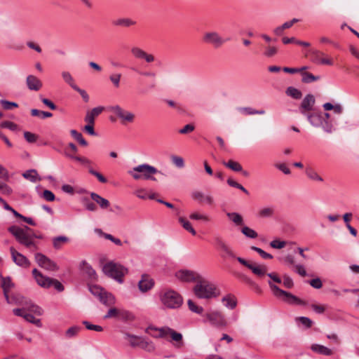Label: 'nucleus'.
Listing matches in <instances>:
<instances>
[{
    "label": "nucleus",
    "mask_w": 359,
    "mask_h": 359,
    "mask_svg": "<svg viewBox=\"0 0 359 359\" xmlns=\"http://www.w3.org/2000/svg\"><path fill=\"white\" fill-rule=\"evenodd\" d=\"M215 241L218 248L224 252L222 257L236 259L241 264L251 270L257 276L262 277L267 272L268 268L266 265L253 264L241 257H236L231 248L222 239L217 238Z\"/></svg>",
    "instance_id": "nucleus-1"
},
{
    "label": "nucleus",
    "mask_w": 359,
    "mask_h": 359,
    "mask_svg": "<svg viewBox=\"0 0 359 359\" xmlns=\"http://www.w3.org/2000/svg\"><path fill=\"white\" fill-rule=\"evenodd\" d=\"M8 230L15 236L19 243L29 249V251L34 252L39 249L36 243L34 241L36 235L29 227L27 226H25L24 227L11 226Z\"/></svg>",
    "instance_id": "nucleus-2"
},
{
    "label": "nucleus",
    "mask_w": 359,
    "mask_h": 359,
    "mask_svg": "<svg viewBox=\"0 0 359 359\" xmlns=\"http://www.w3.org/2000/svg\"><path fill=\"white\" fill-rule=\"evenodd\" d=\"M193 292L198 299H210L219 295L217 287L201 276L193 287Z\"/></svg>",
    "instance_id": "nucleus-3"
},
{
    "label": "nucleus",
    "mask_w": 359,
    "mask_h": 359,
    "mask_svg": "<svg viewBox=\"0 0 359 359\" xmlns=\"http://www.w3.org/2000/svg\"><path fill=\"white\" fill-rule=\"evenodd\" d=\"M161 304L167 309H177L183 304L182 295L172 289H164L159 292Z\"/></svg>",
    "instance_id": "nucleus-4"
},
{
    "label": "nucleus",
    "mask_w": 359,
    "mask_h": 359,
    "mask_svg": "<svg viewBox=\"0 0 359 359\" xmlns=\"http://www.w3.org/2000/svg\"><path fill=\"white\" fill-rule=\"evenodd\" d=\"M161 173L155 167L147 163L141 164L128 170V173L135 180H151L156 181V179L153 175Z\"/></svg>",
    "instance_id": "nucleus-5"
},
{
    "label": "nucleus",
    "mask_w": 359,
    "mask_h": 359,
    "mask_svg": "<svg viewBox=\"0 0 359 359\" xmlns=\"http://www.w3.org/2000/svg\"><path fill=\"white\" fill-rule=\"evenodd\" d=\"M32 275L37 284L42 287L49 288L53 287L58 292H62L65 290L64 286L59 280L43 275L36 269L32 270Z\"/></svg>",
    "instance_id": "nucleus-6"
},
{
    "label": "nucleus",
    "mask_w": 359,
    "mask_h": 359,
    "mask_svg": "<svg viewBox=\"0 0 359 359\" xmlns=\"http://www.w3.org/2000/svg\"><path fill=\"white\" fill-rule=\"evenodd\" d=\"M268 283L273 295L276 297L281 298L285 302L292 305H307V303L305 301L299 299V297L293 295L290 292L280 289L277 285L273 284L271 280H269Z\"/></svg>",
    "instance_id": "nucleus-7"
},
{
    "label": "nucleus",
    "mask_w": 359,
    "mask_h": 359,
    "mask_svg": "<svg viewBox=\"0 0 359 359\" xmlns=\"http://www.w3.org/2000/svg\"><path fill=\"white\" fill-rule=\"evenodd\" d=\"M102 270L104 274L116 280L119 283H123V277L128 273L126 268L113 262L105 264Z\"/></svg>",
    "instance_id": "nucleus-8"
},
{
    "label": "nucleus",
    "mask_w": 359,
    "mask_h": 359,
    "mask_svg": "<svg viewBox=\"0 0 359 359\" xmlns=\"http://www.w3.org/2000/svg\"><path fill=\"white\" fill-rule=\"evenodd\" d=\"M229 40V38L224 39L215 31L207 32L203 36V42L213 46L215 48L222 47Z\"/></svg>",
    "instance_id": "nucleus-9"
},
{
    "label": "nucleus",
    "mask_w": 359,
    "mask_h": 359,
    "mask_svg": "<svg viewBox=\"0 0 359 359\" xmlns=\"http://www.w3.org/2000/svg\"><path fill=\"white\" fill-rule=\"evenodd\" d=\"M108 110L115 114L123 123H132L135 119V114L133 112L123 109L118 104L109 107Z\"/></svg>",
    "instance_id": "nucleus-10"
},
{
    "label": "nucleus",
    "mask_w": 359,
    "mask_h": 359,
    "mask_svg": "<svg viewBox=\"0 0 359 359\" xmlns=\"http://www.w3.org/2000/svg\"><path fill=\"white\" fill-rule=\"evenodd\" d=\"M316 126L321 127L324 131L329 133L334 130L333 126L330 121V114L327 112L316 110Z\"/></svg>",
    "instance_id": "nucleus-11"
},
{
    "label": "nucleus",
    "mask_w": 359,
    "mask_h": 359,
    "mask_svg": "<svg viewBox=\"0 0 359 359\" xmlns=\"http://www.w3.org/2000/svg\"><path fill=\"white\" fill-rule=\"evenodd\" d=\"M35 261L40 267L48 271H57L59 269L57 264L42 253L35 254Z\"/></svg>",
    "instance_id": "nucleus-12"
},
{
    "label": "nucleus",
    "mask_w": 359,
    "mask_h": 359,
    "mask_svg": "<svg viewBox=\"0 0 359 359\" xmlns=\"http://www.w3.org/2000/svg\"><path fill=\"white\" fill-rule=\"evenodd\" d=\"M206 318L210 323L218 328H223L227 325L224 316L219 311H212L206 314Z\"/></svg>",
    "instance_id": "nucleus-13"
},
{
    "label": "nucleus",
    "mask_w": 359,
    "mask_h": 359,
    "mask_svg": "<svg viewBox=\"0 0 359 359\" xmlns=\"http://www.w3.org/2000/svg\"><path fill=\"white\" fill-rule=\"evenodd\" d=\"M175 277L180 281L185 283L198 282L201 276L195 271L182 269L175 273Z\"/></svg>",
    "instance_id": "nucleus-14"
},
{
    "label": "nucleus",
    "mask_w": 359,
    "mask_h": 359,
    "mask_svg": "<svg viewBox=\"0 0 359 359\" xmlns=\"http://www.w3.org/2000/svg\"><path fill=\"white\" fill-rule=\"evenodd\" d=\"M313 103H314L313 95L311 94H308L303 99V100L300 104V107H299V110H300L301 113L307 116L308 120L310 121V123L311 124H313V121H312L313 116L307 114L306 112L312 110Z\"/></svg>",
    "instance_id": "nucleus-15"
},
{
    "label": "nucleus",
    "mask_w": 359,
    "mask_h": 359,
    "mask_svg": "<svg viewBox=\"0 0 359 359\" xmlns=\"http://www.w3.org/2000/svg\"><path fill=\"white\" fill-rule=\"evenodd\" d=\"M10 252L13 262L21 267L27 268L30 266V262L22 254L18 252L13 247L10 248Z\"/></svg>",
    "instance_id": "nucleus-16"
},
{
    "label": "nucleus",
    "mask_w": 359,
    "mask_h": 359,
    "mask_svg": "<svg viewBox=\"0 0 359 359\" xmlns=\"http://www.w3.org/2000/svg\"><path fill=\"white\" fill-rule=\"evenodd\" d=\"M158 331L160 332V337H163L169 334L173 341L179 343L176 345L177 347H181L182 346V335L181 333H179L170 327L159 328Z\"/></svg>",
    "instance_id": "nucleus-17"
},
{
    "label": "nucleus",
    "mask_w": 359,
    "mask_h": 359,
    "mask_svg": "<svg viewBox=\"0 0 359 359\" xmlns=\"http://www.w3.org/2000/svg\"><path fill=\"white\" fill-rule=\"evenodd\" d=\"M0 178L8 181L10 176L8 170L0 165ZM0 191L2 194L9 196L13 193L12 189L6 183L0 182Z\"/></svg>",
    "instance_id": "nucleus-18"
},
{
    "label": "nucleus",
    "mask_w": 359,
    "mask_h": 359,
    "mask_svg": "<svg viewBox=\"0 0 359 359\" xmlns=\"http://www.w3.org/2000/svg\"><path fill=\"white\" fill-rule=\"evenodd\" d=\"M26 85L29 90L38 91L42 88L43 83L36 76L30 74L26 78Z\"/></svg>",
    "instance_id": "nucleus-19"
},
{
    "label": "nucleus",
    "mask_w": 359,
    "mask_h": 359,
    "mask_svg": "<svg viewBox=\"0 0 359 359\" xmlns=\"http://www.w3.org/2000/svg\"><path fill=\"white\" fill-rule=\"evenodd\" d=\"M21 304L26 312L29 311L37 316H41L43 313L42 308L34 304L31 300L25 299Z\"/></svg>",
    "instance_id": "nucleus-20"
},
{
    "label": "nucleus",
    "mask_w": 359,
    "mask_h": 359,
    "mask_svg": "<svg viewBox=\"0 0 359 359\" xmlns=\"http://www.w3.org/2000/svg\"><path fill=\"white\" fill-rule=\"evenodd\" d=\"M154 285V280L147 274L142 276L141 280L138 283L139 290L142 292L150 290Z\"/></svg>",
    "instance_id": "nucleus-21"
},
{
    "label": "nucleus",
    "mask_w": 359,
    "mask_h": 359,
    "mask_svg": "<svg viewBox=\"0 0 359 359\" xmlns=\"http://www.w3.org/2000/svg\"><path fill=\"white\" fill-rule=\"evenodd\" d=\"M80 269L88 279L91 280H96L97 274L95 271L86 261L83 260L81 262Z\"/></svg>",
    "instance_id": "nucleus-22"
},
{
    "label": "nucleus",
    "mask_w": 359,
    "mask_h": 359,
    "mask_svg": "<svg viewBox=\"0 0 359 359\" xmlns=\"http://www.w3.org/2000/svg\"><path fill=\"white\" fill-rule=\"evenodd\" d=\"M191 197L194 200H196L199 203L205 202L208 205H212L214 203V200L212 196H205L203 192L199 191H195L192 192Z\"/></svg>",
    "instance_id": "nucleus-23"
},
{
    "label": "nucleus",
    "mask_w": 359,
    "mask_h": 359,
    "mask_svg": "<svg viewBox=\"0 0 359 359\" xmlns=\"http://www.w3.org/2000/svg\"><path fill=\"white\" fill-rule=\"evenodd\" d=\"M13 283L10 277H1V287L3 288L4 294L7 303L11 304L8 296L9 290L13 287Z\"/></svg>",
    "instance_id": "nucleus-24"
},
{
    "label": "nucleus",
    "mask_w": 359,
    "mask_h": 359,
    "mask_svg": "<svg viewBox=\"0 0 359 359\" xmlns=\"http://www.w3.org/2000/svg\"><path fill=\"white\" fill-rule=\"evenodd\" d=\"M104 110L103 107H97L93 108L91 111H88L85 116V121L89 124H94L95 116L100 114Z\"/></svg>",
    "instance_id": "nucleus-25"
},
{
    "label": "nucleus",
    "mask_w": 359,
    "mask_h": 359,
    "mask_svg": "<svg viewBox=\"0 0 359 359\" xmlns=\"http://www.w3.org/2000/svg\"><path fill=\"white\" fill-rule=\"evenodd\" d=\"M100 301L107 306H110L116 303V299L114 296L105 290L102 292V295L99 298Z\"/></svg>",
    "instance_id": "nucleus-26"
},
{
    "label": "nucleus",
    "mask_w": 359,
    "mask_h": 359,
    "mask_svg": "<svg viewBox=\"0 0 359 359\" xmlns=\"http://www.w3.org/2000/svg\"><path fill=\"white\" fill-rule=\"evenodd\" d=\"M90 197L102 209H107L110 205L109 201L107 199L102 197L96 193L92 192L90 194Z\"/></svg>",
    "instance_id": "nucleus-27"
},
{
    "label": "nucleus",
    "mask_w": 359,
    "mask_h": 359,
    "mask_svg": "<svg viewBox=\"0 0 359 359\" xmlns=\"http://www.w3.org/2000/svg\"><path fill=\"white\" fill-rule=\"evenodd\" d=\"M125 337L127 339L132 347H140L142 342L144 340V337L131 334L129 333L125 334Z\"/></svg>",
    "instance_id": "nucleus-28"
},
{
    "label": "nucleus",
    "mask_w": 359,
    "mask_h": 359,
    "mask_svg": "<svg viewBox=\"0 0 359 359\" xmlns=\"http://www.w3.org/2000/svg\"><path fill=\"white\" fill-rule=\"evenodd\" d=\"M113 25L117 27H129L136 25V22L129 18H121L113 21Z\"/></svg>",
    "instance_id": "nucleus-29"
},
{
    "label": "nucleus",
    "mask_w": 359,
    "mask_h": 359,
    "mask_svg": "<svg viewBox=\"0 0 359 359\" xmlns=\"http://www.w3.org/2000/svg\"><path fill=\"white\" fill-rule=\"evenodd\" d=\"M222 302H223L224 305L226 307H227L230 309H233L236 306V304H237V301H236V297L233 295L230 294L224 296L222 299Z\"/></svg>",
    "instance_id": "nucleus-30"
},
{
    "label": "nucleus",
    "mask_w": 359,
    "mask_h": 359,
    "mask_svg": "<svg viewBox=\"0 0 359 359\" xmlns=\"http://www.w3.org/2000/svg\"><path fill=\"white\" fill-rule=\"evenodd\" d=\"M226 216L236 226H243L244 224L243 217L238 212H227Z\"/></svg>",
    "instance_id": "nucleus-31"
},
{
    "label": "nucleus",
    "mask_w": 359,
    "mask_h": 359,
    "mask_svg": "<svg viewBox=\"0 0 359 359\" xmlns=\"http://www.w3.org/2000/svg\"><path fill=\"white\" fill-rule=\"evenodd\" d=\"M118 319L123 321H133L135 319V315L127 310L120 309Z\"/></svg>",
    "instance_id": "nucleus-32"
},
{
    "label": "nucleus",
    "mask_w": 359,
    "mask_h": 359,
    "mask_svg": "<svg viewBox=\"0 0 359 359\" xmlns=\"http://www.w3.org/2000/svg\"><path fill=\"white\" fill-rule=\"evenodd\" d=\"M274 214V208L273 207H264L259 210L257 215L259 218L271 217Z\"/></svg>",
    "instance_id": "nucleus-33"
},
{
    "label": "nucleus",
    "mask_w": 359,
    "mask_h": 359,
    "mask_svg": "<svg viewBox=\"0 0 359 359\" xmlns=\"http://www.w3.org/2000/svg\"><path fill=\"white\" fill-rule=\"evenodd\" d=\"M285 94L294 100H299L302 97V93L301 90L293 86H289L288 88H287L285 90Z\"/></svg>",
    "instance_id": "nucleus-34"
},
{
    "label": "nucleus",
    "mask_w": 359,
    "mask_h": 359,
    "mask_svg": "<svg viewBox=\"0 0 359 359\" xmlns=\"http://www.w3.org/2000/svg\"><path fill=\"white\" fill-rule=\"evenodd\" d=\"M24 178L31 181L32 182H36L41 180V177H39L36 170L32 169L27 170L22 174Z\"/></svg>",
    "instance_id": "nucleus-35"
},
{
    "label": "nucleus",
    "mask_w": 359,
    "mask_h": 359,
    "mask_svg": "<svg viewBox=\"0 0 359 359\" xmlns=\"http://www.w3.org/2000/svg\"><path fill=\"white\" fill-rule=\"evenodd\" d=\"M68 241L69 238L65 236H57L53 238V245L55 249H60Z\"/></svg>",
    "instance_id": "nucleus-36"
},
{
    "label": "nucleus",
    "mask_w": 359,
    "mask_h": 359,
    "mask_svg": "<svg viewBox=\"0 0 359 359\" xmlns=\"http://www.w3.org/2000/svg\"><path fill=\"white\" fill-rule=\"evenodd\" d=\"M223 165L235 172L243 171L242 165L237 161L229 160L228 162H223Z\"/></svg>",
    "instance_id": "nucleus-37"
},
{
    "label": "nucleus",
    "mask_w": 359,
    "mask_h": 359,
    "mask_svg": "<svg viewBox=\"0 0 359 359\" xmlns=\"http://www.w3.org/2000/svg\"><path fill=\"white\" fill-rule=\"evenodd\" d=\"M130 52H131V54L133 55V56L137 60H140V59L144 60V57H145V54L147 53L143 49H142L137 46L132 47L130 49Z\"/></svg>",
    "instance_id": "nucleus-38"
},
{
    "label": "nucleus",
    "mask_w": 359,
    "mask_h": 359,
    "mask_svg": "<svg viewBox=\"0 0 359 359\" xmlns=\"http://www.w3.org/2000/svg\"><path fill=\"white\" fill-rule=\"evenodd\" d=\"M316 353L330 356L333 354V351L331 348H329L325 346L316 344Z\"/></svg>",
    "instance_id": "nucleus-39"
},
{
    "label": "nucleus",
    "mask_w": 359,
    "mask_h": 359,
    "mask_svg": "<svg viewBox=\"0 0 359 359\" xmlns=\"http://www.w3.org/2000/svg\"><path fill=\"white\" fill-rule=\"evenodd\" d=\"M179 222L182 224L183 228L185 230H187V231H189V233H191L193 236H195L196 234V231L192 227L191 223L188 220H187L185 218L180 217Z\"/></svg>",
    "instance_id": "nucleus-40"
},
{
    "label": "nucleus",
    "mask_w": 359,
    "mask_h": 359,
    "mask_svg": "<svg viewBox=\"0 0 359 359\" xmlns=\"http://www.w3.org/2000/svg\"><path fill=\"white\" fill-rule=\"evenodd\" d=\"M70 133H71L72 136L76 141H78L80 144H81L82 146H84V147L88 145V142L83 137V135L81 133L78 132L76 130H71Z\"/></svg>",
    "instance_id": "nucleus-41"
},
{
    "label": "nucleus",
    "mask_w": 359,
    "mask_h": 359,
    "mask_svg": "<svg viewBox=\"0 0 359 359\" xmlns=\"http://www.w3.org/2000/svg\"><path fill=\"white\" fill-rule=\"evenodd\" d=\"M62 77L65 83L69 84L73 89L74 86H77L74 83V79L69 72L63 71L61 73Z\"/></svg>",
    "instance_id": "nucleus-42"
},
{
    "label": "nucleus",
    "mask_w": 359,
    "mask_h": 359,
    "mask_svg": "<svg viewBox=\"0 0 359 359\" xmlns=\"http://www.w3.org/2000/svg\"><path fill=\"white\" fill-rule=\"evenodd\" d=\"M241 232L248 238H256L258 236L257 233L252 229L244 226L241 229Z\"/></svg>",
    "instance_id": "nucleus-43"
},
{
    "label": "nucleus",
    "mask_w": 359,
    "mask_h": 359,
    "mask_svg": "<svg viewBox=\"0 0 359 359\" xmlns=\"http://www.w3.org/2000/svg\"><path fill=\"white\" fill-rule=\"evenodd\" d=\"M31 115L33 116H39L41 118H50L53 116L52 113L50 112L40 111L36 109H32L31 110Z\"/></svg>",
    "instance_id": "nucleus-44"
},
{
    "label": "nucleus",
    "mask_w": 359,
    "mask_h": 359,
    "mask_svg": "<svg viewBox=\"0 0 359 359\" xmlns=\"http://www.w3.org/2000/svg\"><path fill=\"white\" fill-rule=\"evenodd\" d=\"M295 321L297 323H300L305 328L311 327L313 323L310 318L304 316L297 317Z\"/></svg>",
    "instance_id": "nucleus-45"
},
{
    "label": "nucleus",
    "mask_w": 359,
    "mask_h": 359,
    "mask_svg": "<svg viewBox=\"0 0 359 359\" xmlns=\"http://www.w3.org/2000/svg\"><path fill=\"white\" fill-rule=\"evenodd\" d=\"M187 305L190 311L197 314H201L203 311V307L197 306L191 299L187 301Z\"/></svg>",
    "instance_id": "nucleus-46"
},
{
    "label": "nucleus",
    "mask_w": 359,
    "mask_h": 359,
    "mask_svg": "<svg viewBox=\"0 0 359 359\" xmlns=\"http://www.w3.org/2000/svg\"><path fill=\"white\" fill-rule=\"evenodd\" d=\"M250 249L253 251L257 252L261 256V257L264 259H271L273 258L272 255L265 252L264 250L258 247L251 246Z\"/></svg>",
    "instance_id": "nucleus-47"
},
{
    "label": "nucleus",
    "mask_w": 359,
    "mask_h": 359,
    "mask_svg": "<svg viewBox=\"0 0 359 359\" xmlns=\"http://www.w3.org/2000/svg\"><path fill=\"white\" fill-rule=\"evenodd\" d=\"M319 55H323V53L320 52L316 51V62H318V64L321 65H333V60L330 58H320L318 57Z\"/></svg>",
    "instance_id": "nucleus-48"
},
{
    "label": "nucleus",
    "mask_w": 359,
    "mask_h": 359,
    "mask_svg": "<svg viewBox=\"0 0 359 359\" xmlns=\"http://www.w3.org/2000/svg\"><path fill=\"white\" fill-rule=\"evenodd\" d=\"M226 182L230 187L238 189L241 190L242 191H243L245 194H248V195L249 194L248 191L243 186H242L237 182L234 181L233 179L229 178L227 180Z\"/></svg>",
    "instance_id": "nucleus-49"
},
{
    "label": "nucleus",
    "mask_w": 359,
    "mask_h": 359,
    "mask_svg": "<svg viewBox=\"0 0 359 359\" xmlns=\"http://www.w3.org/2000/svg\"><path fill=\"white\" fill-rule=\"evenodd\" d=\"M140 348L148 352H153L155 350L154 344L151 341H147L145 339H144Z\"/></svg>",
    "instance_id": "nucleus-50"
},
{
    "label": "nucleus",
    "mask_w": 359,
    "mask_h": 359,
    "mask_svg": "<svg viewBox=\"0 0 359 359\" xmlns=\"http://www.w3.org/2000/svg\"><path fill=\"white\" fill-rule=\"evenodd\" d=\"M89 290L92 294L100 298L104 290L97 285H90Z\"/></svg>",
    "instance_id": "nucleus-51"
},
{
    "label": "nucleus",
    "mask_w": 359,
    "mask_h": 359,
    "mask_svg": "<svg viewBox=\"0 0 359 359\" xmlns=\"http://www.w3.org/2000/svg\"><path fill=\"white\" fill-rule=\"evenodd\" d=\"M0 103L3 108L6 110L12 109L13 107L16 108L18 107V104L14 102H10L6 100H1Z\"/></svg>",
    "instance_id": "nucleus-52"
},
{
    "label": "nucleus",
    "mask_w": 359,
    "mask_h": 359,
    "mask_svg": "<svg viewBox=\"0 0 359 359\" xmlns=\"http://www.w3.org/2000/svg\"><path fill=\"white\" fill-rule=\"evenodd\" d=\"M24 319L26 320L27 322L31 323L32 324H34L37 325L38 327L41 326V320L39 319L35 318V317L27 312H26Z\"/></svg>",
    "instance_id": "nucleus-53"
},
{
    "label": "nucleus",
    "mask_w": 359,
    "mask_h": 359,
    "mask_svg": "<svg viewBox=\"0 0 359 359\" xmlns=\"http://www.w3.org/2000/svg\"><path fill=\"white\" fill-rule=\"evenodd\" d=\"M189 218L191 219H194V220H203L205 222L210 221V218L208 216L199 214L198 212H196L191 213L189 215Z\"/></svg>",
    "instance_id": "nucleus-54"
},
{
    "label": "nucleus",
    "mask_w": 359,
    "mask_h": 359,
    "mask_svg": "<svg viewBox=\"0 0 359 359\" xmlns=\"http://www.w3.org/2000/svg\"><path fill=\"white\" fill-rule=\"evenodd\" d=\"M119 310L120 309L115 307L109 309L107 314L104 316V318L107 319L110 318H116L118 319Z\"/></svg>",
    "instance_id": "nucleus-55"
},
{
    "label": "nucleus",
    "mask_w": 359,
    "mask_h": 359,
    "mask_svg": "<svg viewBox=\"0 0 359 359\" xmlns=\"http://www.w3.org/2000/svg\"><path fill=\"white\" fill-rule=\"evenodd\" d=\"M80 330L81 327L79 326L71 327L66 331L65 335L68 338H72L76 336Z\"/></svg>",
    "instance_id": "nucleus-56"
},
{
    "label": "nucleus",
    "mask_w": 359,
    "mask_h": 359,
    "mask_svg": "<svg viewBox=\"0 0 359 359\" xmlns=\"http://www.w3.org/2000/svg\"><path fill=\"white\" fill-rule=\"evenodd\" d=\"M171 161L177 168H182L184 166V159L181 156H172Z\"/></svg>",
    "instance_id": "nucleus-57"
},
{
    "label": "nucleus",
    "mask_w": 359,
    "mask_h": 359,
    "mask_svg": "<svg viewBox=\"0 0 359 359\" xmlns=\"http://www.w3.org/2000/svg\"><path fill=\"white\" fill-rule=\"evenodd\" d=\"M302 81L304 83H310L314 81V75L309 72L302 73Z\"/></svg>",
    "instance_id": "nucleus-58"
},
{
    "label": "nucleus",
    "mask_w": 359,
    "mask_h": 359,
    "mask_svg": "<svg viewBox=\"0 0 359 359\" xmlns=\"http://www.w3.org/2000/svg\"><path fill=\"white\" fill-rule=\"evenodd\" d=\"M66 155H67V156H68L76 161H79L83 165H89L91 163L90 161L86 157L77 156H74V155L68 154H67Z\"/></svg>",
    "instance_id": "nucleus-59"
},
{
    "label": "nucleus",
    "mask_w": 359,
    "mask_h": 359,
    "mask_svg": "<svg viewBox=\"0 0 359 359\" xmlns=\"http://www.w3.org/2000/svg\"><path fill=\"white\" fill-rule=\"evenodd\" d=\"M83 324L86 326V327L88 330H94L96 332H102L103 330L102 327H101L100 325H96L91 324L90 322H88L87 320L83 321Z\"/></svg>",
    "instance_id": "nucleus-60"
},
{
    "label": "nucleus",
    "mask_w": 359,
    "mask_h": 359,
    "mask_svg": "<svg viewBox=\"0 0 359 359\" xmlns=\"http://www.w3.org/2000/svg\"><path fill=\"white\" fill-rule=\"evenodd\" d=\"M83 201L84 207L87 210L91 211V212H95L97 210L96 205L94 203L90 201L89 199L84 198Z\"/></svg>",
    "instance_id": "nucleus-61"
},
{
    "label": "nucleus",
    "mask_w": 359,
    "mask_h": 359,
    "mask_svg": "<svg viewBox=\"0 0 359 359\" xmlns=\"http://www.w3.org/2000/svg\"><path fill=\"white\" fill-rule=\"evenodd\" d=\"M24 137L29 143H34L38 138V136L31 132L25 131L24 133Z\"/></svg>",
    "instance_id": "nucleus-62"
},
{
    "label": "nucleus",
    "mask_w": 359,
    "mask_h": 359,
    "mask_svg": "<svg viewBox=\"0 0 359 359\" xmlns=\"http://www.w3.org/2000/svg\"><path fill=\"white\" fill-rule=\"evenodd\" d=\"M286 245V242L279 240H273L270 243V246L275 249H282Z\"/></svg>",
    "instance_id": "nucleus-63"
},
{
    "label": "nucleus",
    "mask_w": 359,
    "mask_h": 359,
    "mask_svg": "<svg viewBox=\"0 0 359 359\" xmlns=\"http://www.w3.org/2000/svg\"><path fill=\"white\" fill-rule=\"evenodd\" d=\"M121 74H114L109 76V79L116 88H118L120 85Z\"/></svg>",
    "instance_id": "nucleus-64"
}]
</instances>
